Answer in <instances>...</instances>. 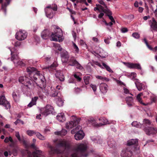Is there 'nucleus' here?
Returning a JSON list of instances; mask_svg holds the SVG:
<instances>
[{
    "instance_id": "7",
    "label": "nucleus",
    "mask_w": 157,
    "mask_h": 157,
    "mask_svg": "<svg viewBox=\"0 0 157 157\" xmlns=\"http://www.w3.org/2000/svg\"><path fill=\"white\" fill-rule=\"evenodd\" d=\"M58 30L57 32H55L54 34L52 33L51 36V40L57 41L62 36L61 30L58 27L56 28Z\"/></svg>"
},
{
    "instance_id": "10",
    "label": "nucleus",
    "mask_w": 157,
    "mask_h": 157,
    "mask_svg": "<svg viewBox=\"0 0 157 157\" xmlns=\"http://www.w3.org/2000/svg\"><path fill=\"white\" fill-rule=\"evenodd\" d=\"M146 133L148 135H155L157 133V129L151 126L143 128Z\"/></svg>"
},
{
    "instance_id": "13",
    "label": "nucleus",
    "mask_w": 157,
    "mask_h": 157,
    "mask_svg": "<svg viewBox=\"0 0 157 157\" xmlns=\"http://www.w3.org/2000/svg\"><path fill=\"white\" fill-rule=\"evenodd\" d=\"M125 65L130 68H135L138 70H141L142 68L139 63H124Z\"/></svg>"
},
{
    "instance_id": "28",
    "label": "nucleus",
    "mask_w": 157,
    "mask_h": 157,
    "mask_svg": "<svg viewBox=\"0 0 157 157\" xmlns=\"http://www.w3.org/2000/svg\"><path fill=\"white\" fill-rule=\"evenodd\" d=\"M11 1V0H6V3L2 4L1 10L3 12L5 15L6 14V7L10 4Z\"/></svg>"
},
{
    "instance_id": "8",
    "label": "nucleus",
    "mask_w": 157,
    "mask_h": 157,
    "mask_svg": "<svg viewBox=\"0 0 157 157\" xmlns=\"http://www.w3.org/2000/svg\"><path fill=\"white\" fill-rule=\"evenodd\" d=\"M27 36V33L24 30H20L17 32L15 35L16 38L20 41L25 40Z\"/></svg>"
},
{
    "instance_id": "54",
    "label": "nucleus",
    "mask_w": 157,
    "mask_h": 157,
    "mask_svg": "<svg viewBox=\"0 0 157 157\" xmlns=\"http://www.w3.org/2000/svg\"><path fill=\"white\" fill-rule=\"evenodd\" d=\"M151 99L153 102H156L157 101V97L155 95L152 94V95L150 96Z\"/></svg>"
},
{
    "instance_id": "29",
    "label": "nucleus",
    "mask_w": 157,
    "mask_h": 157,
    "mask_svg": "<svg viewBox=\"0 0 157 157\" xmlns=\"http://www.w3.org/2000/svg\"><path fill=\"white\" fill-rule=\"evenodd\" d=\"M41 75H43L42 74H40V72L39 71H37L35 72V73H34V75H29V77H30V79L33 81H36L37 80V78H39L40 79V76Z\"/></svg>"
},
{
    "instance_id": "42",
    "label": "nucleus",
    "mask_w": 157,
    "mask_h": 157,
    "mask_svg": "<svg viewBox=\"0 0 157 157\" xmlns=\"http://www.w3.org/2000/svg\"><path fill=\"white\" fill-rule=\"evenodd\" d=\"M46 7L49 9H51L54 11H56L57 10V6L56 4L50 5L47 6Z\"/></svg>"
},
{
    "instance_id": "22",
    "label": "nucleus",
    "mask_w": 157,
    "mask_h": 157,
    "mask_svg": "<svg viewBox=\"0 0 157 157\" xmlns=\"http://www.w3.org/2000/svg\"><path fill=\"white\" fill-rule=\"evenodd\" d=\"M141 124L142 128L143 127V128H148L150 126H152V124L150 121L148 119H144L143 123Z\"/></svg>"
},
{
    "instance_id": "45",
    "label": "nucleus",
    "mask_w": 157,
    "mask_h": 157,
    "mask_svg": "<svg viewBox=\"0 0 157 157\" xmlns=\"http://www.w3.org/2000/svg\"><path fill=\"white\" fill-rule=\"evenodd\" d=\"M95 76L97 79L101 80L102 81H105L107 82H108L109 80V78L105 77H103L101 76L96 75Z\"/></svg>"
},
{
    "instance_id": "33",
    "label": "nucleus",
    "mask_w": 157,
    "mask_h": 157,
    "mask_svg": "<svg viewBox=\"0 0 157 157\" xmlns=\"http://www.w3.org/2000/svg\"><path fill=\"white\" fill-rule=\"evenodd\" d=\"M56 118L60 122H63L65 120L64 115L63 113L58 114L56 116Z\"/></svg>"
},
{
    "instance_id": "57",
    "label": "nucleus",
    "mask_w": 157,
    "mask_h": 157,
    "mask_svg": "<svg viewBox=\"0 0 157 157\" xmlns=\"http://www.w3.org/2000/svg\"><path fill=\"white\" fill-rule=\"evenodd\" d=\"M89 78L88 76H86L84 78V81L86 84L87 85L89 84Z\"/></svg>"
},
{
    "instance_id": "21",
    "label": "nucleus",
    "mask_w": 157,
    "mask_h": 157,
    "mask_svg": "<svg viewBox=\"0 0 157 157\" xmlns=\"http://www.w3.org/2000/svg\"><path fill=\"white\" fill-rule=\"evenodd\" d=\"M44 10L46 16L48 18L50 19L53 18L54 16V13L51 9H49L46 7L44 9Z\"/></svg>"
},
{
    "instance_id": "44",
    "label": "nucleus",
    "mask_w": 157,
    "mask_h": 157,
    "mask_svg": "<svg viewBox=\"0 0 157 157\" xmlns=\"http://www.w3.org/2000/svg\"><path fill=\"white\" fill-rule=\"evenodd\" d=\"M28 80V78L26 77L21 76L19 78V81L22 84L24 85L25 82Z\"/></svg>"
},
{
    "instance_id": "49",
    "label": "nucleus",
    "mask_w": 157,
    "mask_h": 157,
    "mask_svg": "<svg viewBox=\"0 0 157 157\" xmlns=\"http://www.w3.org/2000/svg\"><path fill=\"white\" fill-rule=\"evenodd\" d=\"M136 99L139 102L140 104L144 105H147V104H145L143 102L142 99L141 98V97L139 96V95H137Z\"/></svg>"
},
{
    "instance_id": "11",
    "label": "nucleus",
    "mask_w": 157,
    "mask_h": 157,
    "mask_svg": "<svg viewBox=\"0 0 157 157\" xmlns=\"http://www.w3.org/2000/svg\"><path fill=\"white\" fill-rule=\"evenodd\" d=\"M3 105L5 108L8 109L10 108V103L6 100L4 96H2L0 97V105Z\"/></svg>"
},
{
    "instance_id": "56",
    "label": "nucleus",
    "mask_w": 157,
    "mask_h": 157,
    "mask_svg": "<svg viewBox=\"0 0 157 157\" xmlns=\"http://www.w3.org/2000/svg\"><path fill=\"white\" fill-rule=\"evenodd\" d=\"M123 91H124V93L125 94H130L132 95H133L130 92L129 90L127 89L126 88H125V87H124L123 88Z\"/></svg>"
},
{
    "instance_id": "64",
    "label": "nucleus",
    "mask_w": 157,
    "mask_h": 157,
    "mask_svg": "<svg viewBox=\"0 0 157 157\" xmlns=\"http://www.w3.org/2000/svg\"><path fill=\"white\" fill-rule=\"evenodd\" d=\"M154 22L152 24V25L154 28L155 29H157V23L155 20L153 21Z\"/></svg>"
},
{
    "instance_id": "23",
    "label": "nucleus",
    "mask_w": 157,
    "mask_h": 157,
    "mask_svg": "<svg viewBox=\"0 0 157 157\" xmlns=\"http://www.w3.org/2000/svg\"><path fill=\"white\" fill-rule=\"evenodd\" d=\"M84 136L85 134L83 131H80L79 132L75 134V138L76 140H80L84 138Z\"/></svg>"
},
{
    "instance_id": "20",
    "label": "nucleus",
    "mask_w": 157,
    "mask_h": 157,
    "mask_svg": "<svg viewBox=\"0 0 157 157\" xmlns=\"http://www.w3.org/2000/svg\"><path fill=\"white\" fill-rule=\"evenodd\" d=\"M15 136L20 142L22 143L25 146H27V143L26 141L24 139L23 136L21 138L18 132H15Z\"/></svg>"
},
{
    "instance_id": "25",
    "label": "nucleus",
    "mask_w": 157,
    "mask_h": 157,
    "mask_svg": "<svg viewBox=\"0 0 157 157\" xmlns=\"http://www.w3.org/2000/svg\"><path fill=\"white\" fill-rule=\"evenodd\" d=\"M56 77L59 78L61 81H63L64 80V77L62 73V71H58L55 74Z\"/></svg>"
},
{
    "instance_id": "31",
    "label": "nucleus",
    "mask_w": 157,
    "mask_h": 157,
    "mask_svg": "<svg viewBox=\"0 0 157 157\" xmlns=\"http://www.w3.org/2000/svg\"><path fill=\"white\" fill-rule=\"evenodd\" d=\"M29 79L28 78V80H26L24 85L28 88L32 89L34 87L33 82L30 79L29 80Z\"/></svg>"
},
{
    "instance_id": "24",
    "label": "nucleus",
    "mask_w": 157,
    "mask_h": 157,
    "mask_svg": "<svg viewBox=\"0 0 157 157\" xmlns=\"http://www.w3.org/2000/svg\"><path fill=\"white\" fill-rule=\"evenodd\" d=\"M98 120L100 122L98 123V127L108 124L109 121L105 117L99 118Z\"/></svg>"
},
{
    "instance_id": "3",
    "label": "nucleus",
    "mask_w": 157,
    "mask_h": 157,
    "mask_svg": "<svg viewBox=\"0 0 157 157\" xmlns=\"http://www.w3.org/2000/svg\"><path fill=\"white\" fill-rule=\"evenodd\" d=\"M29 146L35 150L32 154H29V157H45L44 156L42 155V152L37 150V147L35 145V144L33 143L29 145L27 144V146L26 147H27Z\"/></svg>"
},
{
    "instance_id": "30",
    "label": "nucleus",
    "mask_w": 157,
    "mask_h": 157,
    "mask_svg": "<svg viewBox=\"0 0 157 157\" xmlns=\"http://www.w3.org/2000/svg\"><path fill=\"white\" fill-rule=\"evenodd\" d=\"M127 105L129 107H131L132 105L133 102V99L131 96L127 97L125 98Z\"/></svg>"
},
{
    "instance_id": "48",
    "label": "nucleus",
    "mask_w": 157,
    "mask_h": 157,
    "mask_svg": "<svg viewBox=\"0 0 157 157\" xmlns=\"http://www.w3.org/2000/svg\"><path fill=\"white\" fill-rule=\"evenodd\" d=\"M56 103L59 106H62L63 105V101L61 98H58L57 101H56Z\"/></svg>"
},
{
    "instance_id": "55",
    "label": "nucleus",
    "mask_w": 157,
    "mask_h": 157,
    "mask_svg": "<svg viewBox=\"0 0 157 157\" xmlns=\"http://www.w3.org/2000/svg\"><path fill=\"white\" fill-rule=\"evenodd\" d=\"M132 36L133 37L136 39H139L140 37V35L137 33H134L132 34Z\"/></svg>"
},
{
    "instance_id": "32",
    "label": "nucleus",
    "mask_w": 157,
    "mask_h": 157,
    "mask_svg": "<svg viewBox=\"0 0 157 157\" xmlns=\"http://www.w3.org/2000/svg\"><path fill=\"white\" fill-rule=\"evenodd\" d=\"M104 13L107 14V15L108 16L109 19L111 20L112 22L114 23H115V21L113 17L111 16V12L108 9H105L104 11Z\"/></svg>"
},
{
    "instance_id": "61",
    "label": "nucleus",
    "mask_w": 157,
    "mask_h": 157,
    "mask_svg": "<svg viewBox=\"0 0 157 157\" xmlns=\"http://www.w3.org/2000/svg\"><path fill=\"white\" fill-rule=\"evenodd\" d=\"M90 86L92 88L93 90L95 92L96 90H97V86L95 85L91 84L90 85Z\"/></svg>"
},
{
    "instance_id": "14",
    "label": "nucleus",
    "mask_w": 157,
    "mask_h": 157,
    "mask_svg": "<svg viewBox=\"0 0 157 157\" xmlns=\"http://www.w3.org/2000/svg\"><path fill=\"white\" fill-rule=\"evenodd\" d=\"M61 56L63 63L67 62L69 56L68 52L66 51L63 50L61 52Z\"/></svg>"
},
{
    "instance_id": "39",
    "label": "nucleus",
    "mask_w": 157,
    "mask_h": 157,
    "mask_svg": "<svg viewBox=\"0 0 157 157\" xmlns=\"http://www.w3.org/2000/svg\"><path fill=\"white\" fill-rule=\"evenodd\" d=\"M67 133V131L66 130L64 129H63L61 131L55 132V134L56 135L63 136L65 135Z\"/></svg>"
},
{
    "instance_id": "41",
    "label": "nucleus",
    "mask_w": 157,
    "mask_h": 157,
    "mask_svg": "<svg viewBox=\"0 0 157 157\" xmlns=\"http://www.w3.org/2000/svg\"><path fill=\"white\" fill-rule=\"evenodd\" d=\"M96 6L97 7L94 8V10L96 11L97 10H98L99 11H101L104 13V11L105 9H104V7L100 5L96 4Z\"/></svg>"
},
{
    "instance_id": "53",
    "label": "nucleus",
    "mask_w": 157,
    "mask_h": 157,
    "mask_svg": "<svg viewBox=\"0 0 157 157\" xmlns=\"http://www.w3.org/2000/svg\"><path fill=\"white\" fill-rule=\"evenodd\" d=\"M9 141H10L12 143L13 142V140L11 136H9V137H6L4 140V142L5 143H7Z\"/></svg>"
},
{
    "instance_id": "59",
    "label": "nucleus",
    "mask_w": 157,
    "mask_h": 157,
    "mask_svg": "<svg viewBox=\"0 0 157 157\" xmlns=\"http://www.w3.org/2000/svg\"><path fill=\"white\" fill-rule=\"evenodd\" d=\"M136 76V74L135 72H132L130 74V78H132V79H135Z\"/></svg>"
},
{
    "instance_id": "6",
    "label": "nucleus",
    "mask_w": 157,
    "mask_h": 157,
    "mask_svg": "<svg viewBox=\"0 0 157 157\" xmlns=\"http://www.w3.org/2000/svg\"><path fill=\"white\" fill-rule=\"evenodd\" d=\"M69 65L75 66L76 68L80 70L83 69L82 67L76 60L74 57H71L68 59L67 62Z\"/></svg>"
},
{
    "instance_id": "2",
    "label": "nucleus",
    "mask_w": 157,
    "mask_h": 157,
    "mask_svg": "<svg viewBox=\"0 0 157 157\" xmlns=\"http://www.w3.org/2000/svg\"><path fill=\"white\" fill-rule=\"evenodd\" d=\"M9 48L11 52V54L12 56L11 59L13 62L15 66L17 67H22L24 66L25 64L18 57V53L16 50L15 49V48L13 49H11Z\"/></svg>"
},
{
    "instance_id": "27",
    "label": "nucleus",
    "mask_w": 157,
    "mask_h": 157,
    "mask_svg": "<svg viewBox=\"0 0 157 157\" xmlns=\"http://www.w3.org/2000/svg\"><path fill=\"white\" fill-rule=\"evenodd\" d=\"M135 85L139 91H141L142 90H144L145 89V86L142 83H140L137 80L135 82Z\"/></svg>"
},
{
    "instance_id": "47",
    "label": "nucleus",
    "mask_w": 157,
    "mask_h": 157,
    "mask_svg": "<svg viewBox=\"0 0 157 157\" xmlns=\"http://www.w3.org/2000/svg\"><path fill=\"white\" fill-rule=\"evenodd\" d=\"M13 97L15 101H17L19 98V95L15 92H13L12 94Z\"/></svg>"
},
{
    "instance_id": "36",
    "label": "nucleus",
    "mask_w": 157,
    "mask_h": 157,
    "mask_svg": "<svg viewBox=\"0 0 157 157\" xmlns=\"http://www.w3.org/2000/svg\"><path fill=\"white\" fill-rule=\"evenodd\" d=\"M27 71L29 74V76L34 75L35 72H34L36 70V69L34 67H29L27 68Z\"/></svg>"
},
{
    "instance_id": "38",
    "label": "nucleus",
    "mask_w": 157,
    "mask_h": 157,
    "mask_svg": "<svg viewBox=\"0 0 157 157\" xmlns=\"http://www.w3.org/2000/svg\"><path fill=\"white\" fill-rule=\"evenodd\" d=\"M38 99V97H35L33 98L31 100V101L28 105V107H31L33 105H35L36 103V101Z\"/></svg>"
},
{
    "instance_id": "4",
    "label": "nucleus",
    "mask_w": 157,
    "mask_h": 157,
    "mask_svg": "<svg viewBox=\"0 0 157 157\" xmlns=\"http://www.w3.org/2000/svg\"><path fill=\"white\" fill-rule=\"evenodd\" d=\"M40 83L39 84H37V83H36V84L37 86H39V87L42 89L43 93H44L46 96H48L49 95V93L48 90L45 88L46 81L43 75H41L40 76Z\"/></svg>"
},
{
    "instance_id": "35",
    "label": "nucleus",
    "mask_w": 157,
    "mask_h": 157,
    "mask_svg": "<svg viewBox=\"0 0 157 157\" xmlns=\"http://www.w3.org/2000/svg\"><path fill=\"white\" fill-rule=\"evenodd\" d=\"M107 144L110 147H113L116 146V144L115 141L113 139L108 140L107 141Z\"/></svg>"
},
{
    "instance_id": "60",
    "label": "nucleus",
    "mask_w": 157,
    "mask_h": 157,
    "mask_svg": "<svg viewBox=\"0 0 157 157\" xmlns=\"http://www.w3.org/2000/svg\"><path fill=\"white\" fill-rule=\"evenodd\" d=\"M56 65L55 64H52L50 66H48L47 67V68L48 69V70L49 71H50V69L51 68L53 69L54 68L56 67Z\"/></svg>"
},
{
    "instance_id": "62",
    "label": "nucleus",
    "mask_w": 157,
    "mask_h": 157,
    "mask_svg": "<svg viewBox=\"0 0 157 157\" xmlns=\"http://www.w3.org/2000/svg\"><path fill=\"white\" fill-rule=\"evenodd\" d=\"M14 124L15 125L17 124L18 123H21L22 124H24V122L19 119H17L16 121L14 122Z\"/></svg>"
},
{
    "instance_id": "50",
    "label": "nucleus",
    "mask_w": 157,
    "mask_h": 157,
    "mask_svg": "<svg viewBox=\"0 0 157 157\" xmlns=\"http://www.w3.org/2000/svg\"><path fill=\"white\" fill-rule=\"evenodd\" d=\"M73 47L75 53H78L79 51V49L77 45L74 42H73Z\"/></svg>"
},
{
    "instance_id": "9",
    "label": "nucleus",
    "mask_w": 157,
    "mask_h": 157,
    "mask_svg": "<svg viewBox=\"0 0 157 157\" xmlns=\"http://www.w3.org/2000/svg\"><path fill=\"white\" fill-rule=\"evenodd\" d=\"M91 65L93 66H94V64L97 65L98 66L100 67V68L102 69H104V67L110 73H113V70L110 68V67L107 65L105 63H102V66L99 62L97 61H94L93 63H90Z\"/></svg>"
},
{
    "instance_id": "1",
    "label": "nucleus",
    "mask_w": 157,
    "mask_h": 157,
    "mask_svg": "<svg viewBox=\"0 0 157 157\" xmlns=\"http://www.w3.org/2000/svg\"><path fill=\"white\" fill-rule=\"evenodd\" d=\"M54 142L56 144V148H54L50 145H48V147L49 148V153L51 155L62 153L63 151L59 149L60 147H62L65 150H68L70 148L69 144L65 140H55Z\"/></svg>"
},
{
    "instance_id": "34",
    "label": "nucleus",
    "mask_w": 157,
    "mask_h": 157,
    "mask_svg": "<svg viewBox=\"0 0 157 157\" xmlns=\"http://www.w3.org/2000/svg\"><path fill=\"white\" fill-rule=\"evenodd\" d=\"M97 52L99 54L100 56L102 58H105L108 56L107 53L106 52L104 54L103 50L100 47L97 50Z\"/></svg>"
},
{
    "instance_id": "37",
    "label": "nucleus",
    "mask_w": 157,
    "mask_h": 157,
    "mask_svg": "<svg viewBox=\"0 0 157 157\" xmlns=\"http://www.w3.org/2000/svg\"><path fill=\"white\" fill-rule=\"evenodd\" d=\"M82 127L80 125H78L75 128L73 129L71 131V133L72 134H75L79 132L80 131H82Z\"/></svg>"
},
{
    "instance_id": "15",
    "label": "nucleus",
    "mask_w": 157,
    "mask_h": 157,
    "mask_svg": "<svg viewBox=\"0 0 157 157\" xmlns=\"http://www.w3.org/2000/svg\"><path fill=\"white\" fill-rule=\"evenodd\" d=\"M132 155V152L130 150V147H127L126 149L122 151L121 155L123 157H130Z\"/></svg>"
},
{
    "instance_id": "51",
    "label": "nucleus",
    "mask_w": 157,
    "mask_h": 157,
    "mask_svg": "<svg viewBox=\"0 0 157 157\" xmlns=\"http://www.w3.org/2000/svg\"><path fill=\"white\" fill-rule=\"evenodd\" d=\"M54 47L56 50H57L59 51H61L62 50V48L61 47L60 45L59 44H54Z\"/></svg>"
},
{
    "instance_id": "52",
    "label": "nucleus",
    "mask_w": 157,
    "mask_h": 157,
    "mask_svg": "<svg viewBox=\"0 0 157 157\" xmlns=\"http://www.w3.org/2000/svg\"><path fill=\"white\" fill-rule=\"evenodd\" d=\"M36 132L33 130H28L26 132L27 135L30 136H33V135L35 134Z\"/></svg>"
},
{
    "instance_id": "58",
    "label": "nucleus",
    "mask_w": 157,
    "mask_h": 157,
    "mask_svg": "<svg viewBox=\"0 0 157 157\" xmlns=\"http://www.w3.org/2000/svg\"><path fill=\"white\" fill-rule=\"evenodd\" d=\"M98 2L100 4L103 5L104 6V7H103L105 9H108L107 8L104 2L102 0H98Z\"/></svg>"
},
{
    "instance_id": "40",
    "label": "nucleus",
    "mask_w": 157,
    "mask_h": 157,
    "mask_svg": "<svg viewBox=\"0 0 157 157\" xmlns=\"http://www.w3.org/2000/svg\"><path fill=\"white\" fill-rule=\"evenodd\" d=\"M91 140L94 142L99 143V144H101L102 142V140L100 137H92L91 138Z\"/></svg>"
},
{
    "instance_id": "5",
    "label": "nucleus",
    "mask_w": 157,
    "mask_h": 157,
    "mask_svg": "<svg viewBox=\"0 0 157 157\" xmlns=\"http://www.w3.org/2000/svg\"><path fill=\"white\" fill-rule=\"evenodd\" d=\"M40 110L42 116L45 117L51 113L53 114L54 109L51 105H47L45 107L41 108Z\"/></svg>"
},
{
    "instance_id": "26",
    "label": "nucleus",
    "mask_w": 157,
    "mask_h": 157,
    "mask_svg": "<svg viewBox=\"0 0 157 157\" xmlns=\"http://www.w3.org/2000/svg\"><path fill=\"white\" fill-rule=\"evenodd\" d=\"M50 33L48 30H44L41 33V36L43 39L46 40L50 36Z\"/></svg>"
},
{
    "instance_id": "17",
    "label": "nucleus",
    "mask_w": 157,
    "mask_h": 157,
    "mask_svg": "<svg viewBox=\"0 0 157 157\" xmlns=\"http://www.w3.org/2000/svg\"><path fill=\"white\" fill-rule=\"evenodd\" d=\"M86 122L87 123L91 124L95 127H98V121H97L95 117H90L87 120Z\"/></svg>"
},
{
    "instance_id": "18",
    "label": "nucleus",
    "mask_w": 157,
    "mask_h": 157,
    "mask_svg": "<svg viewBox=\"0 0 157 157\" xmlns=\"http://www.w3.org/2000/svg\"><path fill=\"white\" fill-rule=\"evenodd\" d=\"M99 89L101 93L105 94L108 90V86L105 83H101L99 84Z\"/></svg>"
},
{
    "instance_id": "46",
    "label": "nucleus",
    "mask_w": 157,
    "mask_h": 157,
    "mask_svg": "<svg viewBox=\"0 0 157 157\" xmlns=\"http://www.w3.org/2000/svg\"><path fill=\"white\" fill-rule=\"evenodd\" d=\"M35 135L40 140H44L45 139V138L39 132H36Z\"/></svg>"
},
{
    "instance_id": "12",
    "label": "nucleus",
    "mask_w": 157,
    "mask_h": 157,
    "mask_svg": "<svg viewBox=\"0 0 157 157\" xmlns=\"http://www.w3.org/2000/svg\"><path fill=\"white\" fill-rule=\"evenodd\" d=\"M80 121L79 119H75L73 121H71L66 123V127L67 129L72 128L74 126H76Z\"/></svg>"
},
{
    "instance_id": "19",
    "label": "nucleus",
    "mask_w": 157,
    "mask_h": 157,
    "mask_svg": "<svg viewBox=\"0 0 157 157\" xmlns=\"http://www.w3.org/2000/svg\"><path fill=\"white\" fill-rule=\"evenodd\" d=\"M52 88L51 94H50V96L52 97H55L57 96L60 91L59 90L61 89V86L59 85H57L56 87V88H54L53 89Z\"/></svg>"
},
{
    "instance_id": "43",
    "label": "nucleus",
    "mask_w": 157,
    "mask_h": 157,
    "mask_svg": "<svg viewBox=\"0 0 157 157\" xmlns=\"http://www.w3.org/2000/svg\"><path fill=\"white\" fill-rule=\"evenodd\" d=\"M132 126L138 128H142V125L141 124L136 121H134L132 123Z\"/></svg>"
},
{
    "instance_id": "63",
    "label": "nucleus",
    "mask_w": 157,
    "mask_h": 157,
    "mask_svg": "<svg viewBox=\"0 0 157 157\" xmlns=\"http://www.w3.org/2000/svg\"><path fill=\"white\" fill-rule=\"evenodd\" d=\"M74 77L78 81H80L81 80V78L79 76L76 74H75L74 75Z\"/></svg>"
},
{
    "instance_id": "16",
    "label": "nucleus",
    "mask_w": 157,
    "mask_h": 157,
    "mask_svg": "<svg viewBox=\"0 0 157 157\" xmlns=\"http://www.w3.org/2000/svg\"><path fill=\"white\" fill-rule=\"evenodd\" d=\"M138 143V140L137 139H131L128 141L127 144L128 146H133L134 149L137 150L139 149L138 147H136Z\"/></svg>"
}]
</instances>
